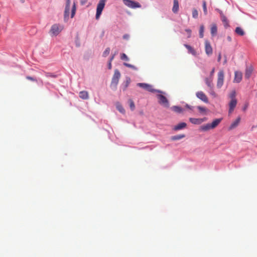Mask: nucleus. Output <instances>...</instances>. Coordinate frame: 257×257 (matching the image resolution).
Segmentation results:
<instances>
[{
	"label": "nucleus",
	"mask_w": 257,
	"mask_h": 257,
	"mask_svg": "<svg viewBox=\"0 0 257 257\" xmlns=\"http://www.w3.org/2000/svg\"><path fill=\"white\" fill-rule=\"evenodd\" d=\"M196 96L205 103L208 102V98L205 93L202 91H198L196 94Z\"/></svg>",
	"instance_id": "obj_11"
},
{
	"label": "nucleus",
	"mask_w": 257,
	"mask_h": 257,
	"mask_svg": "<svg viewBox=\"0 0 257 257\" xmlns=\"http://www.w3.org/2000/svg\"><path fill=\"white\" fill-rule=\"evenodd\" d=\"M120 59L122 60H125V61H128L129 60V58H128V57L124 53H122L121 55H120Z\"/></svg>",
	"instance_id": "obj_36"
},
{
	"label": "nucleus",
	"mask_w": 257,
	"mask_h": 257,
	"mask_svg": "<svg viewBox=\"0 0 257 257\" xmlns=\"http://www.w3.org/2000/svg\"><path fill=\"white\" fill-rule=\"evenodd\" d=\"M210 129H213L210 123H207L205 125H201L199 128V130L203 132H207Z\"/></svg>",
	"instance_id": "obj_16"
},
{
	"label": "nucleus",
	"mask_w": 257,
	"mask_h": 257,
	"mask_svg": "<svg viewBox=\"0 0 257 257\" xmlns=\"http://www.w3.org/2000/svg\"><path fill=\"white\" fill-rule=\"evenodd\" d=\"M209 93L214 98L217 97V94L214 92V91L213 90V88H210Z\"/></svg>",
	"instance_id": "obj_39"
},
{
	"label": "nucleus",
	"mask_w": 257,
	"mask_h": 257,
	"mask_svg": "<svg viewBox=\"0 0 257 257\" xmlns=\"http://www.w3.org/2000/svg\"><path fill=\"white\" fill-rule=\"evenodd\" d=\"M230 97L231 99H236L235 98V92L232 91L231 93L230 94Z\"/></svg>",
	"instance_id": "obj_40"
},
{
	"label": "nucleus",
	"mask_w": 257,
	"mask_h": 257,
	"mask_svg": "<svg viewBox=\"0 0 257 257\" xmlns=\"http://www.w3.org/2000/svg\"><path fill=\"white\" fill-rule=\"evenodd\" d=\"M222 118H217L214 120L211 124L212 128H214L216 127L219 123L221 122Z\"/></svg>",
	"instance_id": "obj_23"
},
{
	"label": "nucleus",
	"mask_w": 257,
	"mask_h": 257,
	"mask_svg": "<svg viewBox=\"0 0 257 257\" xmlns=\"http://www.w3.org/2000/svg\"><path fill=\"white\" fill-rule=\"evenodd\" d=\"M114 56H115V54H113V55H112L111 57H110L109 61L112 62V60H113L114 58Z\"/></svg>",
	"instance_id": "obj_48"
},
{
	"label": "nucleus",
	"mask_w": 257,
	"mask_h": 257,
	"mask_svg": "<svg viewBox=\"0 0 257 257\" xmlns=\"http://www.w3.org/2000/svg\"><path fill=\"white\" fill-rule=\"evenodd\" d=\"M171 109L177 113L183 112V109L181 107L178 106H173L171 107Z\"/></svg>",
	"instance_id": "obj_24"
},
{
	"label": "nucleus",
	"mask_w": 257,
	"mask_h": 257,
	"mask_svg": "<svg viewBox=\"0 0 257 257\" xmlns=\"http://www.w3.org/2000/svg\"><path fill=\"white\" fill-rule=\"evenodd\" d=\"M116 107L117 109L121 113L124 114L125 113V110L122 106L118 102L116 104Z\"/></svg>",
	"instance_id": "obj_25"
},
{
	"label": "nucleus",
	"mask_w": 257,
	"mask_h": 257,
	"mask_svg": "<svg viewBox=\"0 0 257 257\" xmlns=\"http://www.w3.org/2000/svg\"><path fill=\"white\" fill-rule=\"evenodd\" d=\"M87 0H81L80 1V3H81V5H84L87 3Z\"/></svg>",
	"instance_id": "obj_45"
},
{
	"label": "nucleus",
	"mask_w": 257,
	"mask_h": 257,
	"mask_svg": "<svg viewBox=\"0 0 257 257\" xmlns=\"http://www.w3.org/2000/svg\"><path fill=\"white\" fill-rule=\"evenodd\" d=\"M253 68L251 66L247 67L246 69L245 73V77L247 79H248L252 72Z\"/></svg>",
	"instance_id": "obj_19"
},
{
	"label": "nucleus",
	"mask_w": 257,
	"mask_h": 257,
	"mask_svg": "<svg viewBox=\"0 0 257 257\" xmlns=\"http://www.w3.org/2000/svg\"><path fill=\"white\" fill-rule=\"evenodd\" d=\"M109 52H110V48H107L103 53V55H102L103 56L106 57L108 55V54H109Z\"/></svg>",
	"instance_id": "obj_38"
},
{
	"label": "nucleus",
	"mask_w": 257,
	"mask_h": 257,
	"mask_svg": "<svg viewBox=\"0 0 257 257\" xmlns=\"http://www.w3.org/2000/svg\"><path fill=\"white\" fill-rule=\"evenodd\" d=\"M204 30V27L203 25L200 26V29H199V36L201 38H202L204 36V34H203Z\"/></svg>",
	"instance_id": "obj_33"
},
{
	"label": "nucleus",
	"mask_w": 257,
	"mask_h": 257,
	"mask_svg": "<svg viewBox=\"0 0 257 257\" xmlns=\"http://www.w3.org/2000/svg\"><path fill=\"white\" fill-rule=\"evenodd\" d=\"M79 96L83 99H87L88 98V93L86 91H82L79 92Z\"/></svg>",
	"instance_id": "obj_21"
},
{
	"label": "nucleus",
	"mask_w": 257,
	"mask_h": 257,
	"mask_svg": "<svg viewBox=\"0 0 257 257\" xmlns=\"http://www.w3.org/2000/svg\"><path fill=\"white\" fill-rule=\"evenodd\" d=\"M205 81V83H206V85L210 88H213V84L212 83V78H211V80H210L208 78H206Z\"/></svg>",
	"instance_id": "obj_29"
},
{
	"label": "nucleus",
	"mask_w": 257,
	"mask_h": 257,
	"mask_svg": "<svg viewBox=\"0 0 257 257\" xmlns=\"http://www.w3.org/2000/svg\"><path fill=\"white\" fill-rule=\"evenodd\" d=\"M130 106L132 110H134L135 108V105L134 101L132 99L129 100Z\"/></svg>",
	"instance_id": "obj_37"
},
{
	"label": "nucleus",
	"mask_w": 257,
	"mask_h": 257,
	"mask_svg": "<svg viewBox=\"0 0 257 257\" xmlns=\"http://www.w3.org/2000/svg\"><path fill=\"white\" fill-rule=\"evenodd\" d=\"M187 126V124L185 122H181L179 124H178L177 125H175L174 128H173V130L174 131H178V130H181V129H183L185 127H186Z\"/></svg>",
	"instance_id": "obj_18"
},
{
	"label": "nucleus",
	"mask_w": 257,
	"mask_h": 257,
	"mask_svg": "<svg viewBox=\"0 0 257 257\" xmlns=\"http://www.w3.org/2000/svg\"><path fill=\"white\" fill-rule=\"evenodd\" d=\"M124 4L129 8L135 9L141 7V5L137 2L132 0H123Z\"/></svg>",
	"instance_id": "obj_5"
},
{
	"label": "nucleus",
	"mask_w": 257,
	"mask_h": 257,
	"mask_svg": "<svg viewBox=\"0 0 257 257\" xmlns=\"http://www.w3.org/2000/svg\"><path fill=\"white\" fill-rule=\"evenodd\" d=\"M221 57V54L220 53L218 57V62H219L220 61Z\"/></svg>",
	"instance_id": "obj_51"
},
{
	"label": "nucleus",
	"mask_w": 257,
	"mask_h": 257,
	"mask_svg": "<svg viewBox=\"0 0 257 257\" xmlns=\"http://www.w3.org/2000/svg\"><path fill=\"white\" fill-rule=\"evenodd\" d=\"M214 71H215V68H213L212 69L211 71L210 72V78H212V76H213V75L214 74Z\"/></svg>",
	"instance_id": "obj_43"
},
{
	"label": "nucleus",
	"mask_w": 257,
	"mask_h": 257,
	"mask_svg": "<svg viewBox=\"0 0 257 257\" xmlns=\"http://www.w3.org/2000/svg\"><path fill=\"white\" fill-rule=\"evenodd\" d=\"M198 15V11L196 9H194L192 10V17L194 18H197Z\"/></svg>",
	"instance_id": "obj_35"
},
{
	"label": "nucleus",
	"mask_w": 257,
	"mask_h": 257,
	"mask_svg": "<svg viewBox=\"0 0 257 257\" xmlns=\"http://www.w3.org/2000/svg\"><path fill=\"white\" fill-rule=\"evenodd\" d=\"M205 50L206 54L209 56L212 54L213 50L210 42L206 40L205 41Z\"/></svg>",
	"instance_id": "obj_9"
},
{
	"label": "nucleus",
	"mask_w": 257,
	"mask_h": 257,
	"mask_svg": "<svg viewBox=\"0 0 257 257\" xmlns=\"http://www.w3.org/2000/svg\"><path fill=\"white\" fill-rule=\"evenodd\" d=\"M235 32L237 34L240 36H243L244 35V32L240 27H236Z\"/></svg>",
	"instance_id": "obj_27"
},
{
	"label": "nucleus",
	"mask_w": 257,
	"mask_h": 257,
	"mask_svg": "<svg viewBox=\"0 0 257 257\" xmlns=\"http://www.w3.org/2000/svg\"><path fill=\"white\" fill-rule=\"evenodd\" d=\"M129 37H130V36H129V35H128V34H125V35H124L123 36V38L124 39H126V40H127V39H128Z\"/></svg>",
	"instance_id": "obj_44"
},
{
	"label": "nucleus",
	"mask_w": 257,
	"mask_h": 257,
	"mask_svg": "<svg viewBox=\"0 0 257 257\" xmlns=\"http://www.w3.org/2000/svg\"><path fill=\"white\" fill-rule=\"evenodd\" d=\"M106 0H100L96 8V19L98 20L104 8Z\"/></svg>",
	"instance_id": "obj_2"
},
{
	"label": "nucleus",
	"mask_w": 257,
	"mask_h": 257,
	"mask_svg": "<svg viewBox=\"0 0 257 257\" xmlns=\"http://www.w3.org/2000/svg\"><path fill=\"white\" fill-rule=\"evenodd\" d=\"M217 26L215 24L211 25V34L212 36H215L217 34Z\"/></svg>",
	"instance_id": "obj_22"
},
{
	"label": "nucleus",
	"mask_w": 257,
	"mask_h": 257,
	"mask_svg": "<svg viewBox=\"0 0 257 257\" xmlns=\"http://www.w3.org/2000/svg\"><path fill=\"white\" fill-rule=\"evenodd\" d=\"M108 68L109 69H111V62L109 61L108 63Z\"/></svg>",
	"instance_id": "obj_47"
},
{
	"label": "nucleus",
	"mask_w": 257,
	"mask_h": 257,
	"mask_svg": "<svg viewBox=\"0 0 257 257\" xmlns=\"http://www.w3.org/2000/svg\"><path fill=\"white\" fill-rule=\"evenodd\" d=\"M203 12H204V15H206L207 14V6H206V2L204 1L203 2Z\"/></svg>",
	"instance_id": "obj_34"
},
{
	"label": "nucleus",
	"mask_w": 257,
	"mask_h": 257,
	"mask_svg": "<svg viewBox=\"0 0 257 257\" xmlns=\"http://www.w3.org/2000/svg\"><path fill=\"white\" fill-rule=\"evenodd\" d=\"M224 73L223 70H220L217 75V81L216 86L220 88L222 87L224 82Z\"/></svg>",
	"instance_id": "obj_6"
},
{
	"label": "nucleus",
	"mask_w": 257,
	"mask_h": 257,
	"mask_svg": "<svg viewBox=\"0 0 257 257\" xmlns=\"http://www.w3.org/2000/svg\"><path fill=\"white\" fill-rule=\"evenodd\" d=\"M123 65L125 66H126L127 67H128V68H132V69H133L134 70H138V68H137V67H136L135 66H134L133 65L130 64L129 63H123Z\"/></svg>",
	"instance_id": "obj_32"
},
{
	"label": "nucleus",
	"mask_w": 257,
	"mask_h": 257,
	"mask_svg": "<svg viewBox=\"0 0 257 257\" xmlns=\"http://www.w3.org/2000/svg\"><path fill=\"white\" fill-rule=\"evenodd\" d=\"M157 97L159 99V102L160 104L164 105L165 107H168L169 106V103L168 99L167 98L162 95V94H158L157 95Z\"/></svg>",
	"instance_id": "obj_7"
},
{
	"label": "nucleus",
	"mask_w": 257,
	"mask_h": 257,
	"mask_svg": "<svg viewBox=\"0 0 257 257\" xmlns=\"http://www.w3.org/2000/svg\"><path fill=\"white\" fill-rule=\"evenodd\" d=\"M46 76H49V77H56V75H52V74H49V73H48V74L46 75Z\"/></svg>",
	"instance_id": "obj_49"
},
{
	"label": "nucleus",
	"mask_w": 257,
	"mask_h": 257,
	"mask_svg": "<svg viewBox=\"0 0 257 257\" xmlns=\"http://www.w3.org/2000/svg\"><path fill=\"white\" fill-rule=\"evenodd\" d=\"M241 118L240 116H238L232 123L231 124L230 126L229 127V130H231L234 128H235L239 123L240 121Z\"/></svg>",
	"instance_id": "obj_14"
},
{
	"label": "nucleus",
	"mask_w": 257,
	"mask_h": 257,
	"mask_svg": "<svg viewBox=\"0 0 257 257\" xmlns=\"http://www.w3.org/2000/svg\"><path fill=\"white\" fill-rule=\"evenodd\" d=\"M130 82H131V79H130V78H128L123 84V90H125L127 88V87L128 86Z\"/></svg>",
	"instance_id": "obj_31"
},
{
	"label": "nucleus",
	"mask_w": 257,
	"mask_h": 257,
	"mask_svg": "<svg viewBox=\"0 0 257 257\" xmlns=\"http://www.w3.org/2000/svg\"><path fill=\"white\" fill-rule=\"evenodd\" d=\"M237 104V100L236 99H231L229 103V109L228 111V113L229 114H231L232 111H233L234 108L235 107Z\"/></svg>",
	"instance_id": "obj_12"
},
{
	"label": "nucleus",
	"mask_w": 257,
	"mask_h": 257,
	"mask_svg": "<svg viewBox=\"0 0 257 257\" xmlns=\"http://www.w3.org/2000/svg\"><path fill=\"white\" fill-rule=\"evenodd\" d=\"M227 39L229 42H231L232 39L230 36H227Z\"/></svg>",
	"instance_id": "obj_50"
},
{
	"label": "nucleus",
	"mask_w": 257,
	"mask_h": 257,
	"mask_svg": "<svg viewBox=\"0 0 257 257\" xmlns=\"http://www.w3.org/2000/svg\"><path fill=\"white\" fill-rule=\"evenodd\" d=\"M179 10V3L178 0L173 1V7L172 8V11L174 13H177Z\"/></svg>",
	"instance_id": "obj_20"
},
{
	"label": "nucleus",
	"mask_w": 257,
	"mask_h": 257,
	"mask_svg": "<svg viewBox=\"0 0 257 257\" xmlns=\"http://www.w3.org/2000/svg\"><path fill=\"white\" fill-rule=\"evenodd\" d=\"M185 31L188 34V37L190 38L191 37V30L190 29H186Z\"/></svg>",
	"instance_id": "obj_41"
},
{
	"label": "nucleus",
	"mask_w": 257,
	"mask_h": 257,
	"mask_svg": "<svg viewBox=\"0 0 257 257\" xmlns=\"http://www.w3.org/2000/svg\"><path fill=\"white\" fill-rule=\"evenodd\" d=\"M207 120L206 117H204L202 118H196L190 117L189 118V121L193 124H200L202 123L203 122Z\"/></svg>",
	"instance_id": "obj_10"
},
{
	"label": "nucleus",
	"mask_w": 257,
	"mask_h": 257,
	"mask_svg": "<svg viewBox=\"0 0 257 257\" xmlns=\"http://www.w3.org/2000/svg\"><path fill=\"white\" fill-rule=\"evenodd\" d=\"M185 135H183V134L176 135V136H172L171 137V140L173 141L179 140H180V139H182L185 138Z\"/></svg>",
	"instance_id": "obj_26"
},
{
	"label": "nucleus",
	"mask_w": 257,
	"mask_h": 257,
	"mask_svg": "<svg viewBox=\"0 0 257 257\" xmlns=\"http://www.w3.org/2000/svg\"><path fill=\"white\" fill-rule=\"evenodd\" d=\"M120 77V73L118 70L115 69L114 74L111 79L110 87L113 89H116L118 84L119 78Z\"/></svg>",
	"instance_id": "obj_1"
},
{
	"label": "nucleus",
	"mask_w": 257,
	"mask_h": 257,
	"mask_svg": "<svg viewBox=\"0 0 257 257\" xmlns=\"http://www.w3.org/2000/svg\"><path fill=\"white\" fill-rule=\"evenodd\" d=\"M219 13L220 14L221 19L222 22H223L224 26L225 27H227L229 26L228 21L226 17L223 15L222 11H219Z\"/></svg>",
	"instance_id": "obj_15"
},
{
	"label": "nucleus",
	"mask_w": 257,
	"mask_h": 257,
	"mask_svg": "<svg viewBox=\"0 0 257 257\" xmlns=\"http://www.w3.org/2000/svg\"><path fill=\"white\" fill-rule=\"evenodd\" d=\"M70 0H66V6L64 11V20L67 22L69 18L70 11Z\"/></svg>",
	"instance_id": "obj_8"
},
{
	"label": "nucleus",
	"mask_w": 257,
	"mask_h": 257,
	"mask_svg": "<svg viewBox=\"0 0 257 257\" xmlns=\"http://www.w3.org/2000/svg\"><path fill=\"white\" fill-rule=\"evenodd\" d=\"M197 109L199 110L200 113L203 114H205L207 113V109L204 107H202L200 106H198L197 107Z\"/></svg>",
	"instance_id": "obj_28"
},
{
	"label": "nucleus",
	"mask_w": 257,
	"mask_h": 257,
	"mask_svg": "<svg viewBox=\"0 0 257 257\" xmlns=\"http://www.w3.org/2000/svg\"><path fill=\"white\" fill-rule=\"evenodd\" d=\"M242 74L241 72L235 71L234 73V78L233 81L236 83H239L242 80Z\"/></svg>",
	"instance_id": "obj_13"
},
{
	"label": "nucleus",
	"mask_w": 257,
	"mask_h": 257,
	"mask_svg": "<svg viewBox=\"0 0 257 257\" xmlns=\"http://www.w3.org/2000/svg\"><path fill=\"white\" fill-rule=\"evenodd\" d=\"M63 27L58 25L54 24L52 26L50 30V33L53 36H57L62 30Z\"/></svg>",
	"instance_id": "obj_4"
},
{
	"label": "nucleus",
	"mask_w": 257,
	"mask_h": 257,
	"mask_svg": "<svg viewBox=\"0 0 257 257\" xmlns=\"http://www.w3.org/2000/svg\"><path fill=\"white\" fill-rule=\"evenodd\" d=\"M26 78L28 80H30L31 81H36L37 80L34 79V78L31 77V76H27L26 77Z\"/></svg>",
	"instance_id": "obj_42"
},
{
	"label": "nucleus",
	"mask_w": 257,
	"mask_h": 257,
	"mask_svg": "<svg viewBox=\"0 0 257 257\" xmlns=\"http://www.w3.org/2000/svg\"><path fill=\"white\" fill-rule=\"evenodd\" d=\"M185 106H186L187 108H188V109H190V110H192V109H193V107H192V106H190V105H188V104H186Z\"/></svg>",
	"instance_id": "obj_46"
},
{
	"label": "nucleus",
	"mask_w": 257,
	"mask_h": 257,
	"mask_svg": "<svg viewBox=\"0 0 257 257\" xmlns=\"http://www.w3.org/2000/svg\"><path fill=\"white\" fill-rule=\"evenodd\" d=\"M137 85L144 89L148 90L149 92H158V93H162V91L159 90L154 89L151 85H150L147 83H139L137 84Z\"/></svg>",
	"instance_id": "obj_3"
},
{
	"label": "nucleus",
	"mask_w": 257,
	"mask_h": 257,
	"mask_svg": "<svg viewBox=\"0 0 257 257\" xmlns=\"http://www.w3.org/2000/svg\"><path fill=\"white\" fill-rule=\"evenodd\" d=\"M76 10V4L74 2L73 7L71 10V18H73L75 16V13Z\"/></svg>",
	"instance_id": "obj_30"
},
{
	"label": "nucleus",
	"mask_w": 257,
	"mask_h": 257,
	"mask_svg": "<svg viewBox=\"0 0 257 257\" xmlns=\"http://www.w3.org/2000/svg\"><path fill=\"white\" fill-rule=\"evenodd\" d=\"M184 46L188 49V52L189 53L191 54L194 56H196L197 55L196 51L191 46L187 44H184Z\"/></svg>",
	"instance_id": "obj_17"
}]
</instances>
